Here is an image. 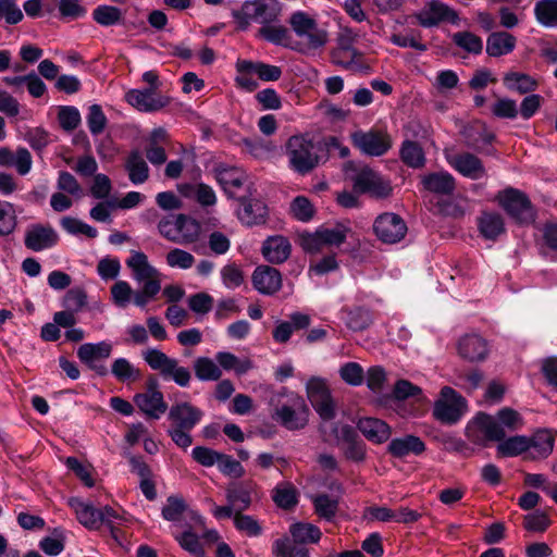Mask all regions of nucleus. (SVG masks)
Segmentation results:
<instances>
[{
	"label": "nucleus",
	"mask_w": 557,
	"mask_h": 557,
	"mask_svg": "<svg viewBox=\"0 0 557 557\" xmlns=\"http://www.w3.org/2000/svg\"><path fill=\"white\" fill-rule=\"evenodd\" d=\"M357 428L368 441L374 444H382L392 435L391 426L377 418H361Z\"/></svg>",
	"instance_id": "25"
},
{
	"label": "nucleus",
	"mask_w": 557,
	"mask_h": 557,
	"mask_svg": "<svg viewBox=\"0 0 557 557\" xmlns=\"http://www.w3.org/2000/svg\"><path fill=\"white\" fill-rule=\"evenodd\" d=\"M215 359L224 370L234 371L238 375L247 373L253 367L249 359H239L234 354L227 351L218 352Z\"/></svg>",
	"instance_id": "39"
},
{
	"label": "nucleus",
	"mask_w": 557,
	"mask_h": 557,
	"mask_svg": "<svg viewBox=\"0 0 557 557\" xmlns=\"http://www.w3.org/2000/svg\"><path fill=\"white\" fill-rule=\"evenodd\" d=\"M125 99L132 107L143 112L159 111L170 102L166 96L154 91L153 88L131 89L126 92Z\"/></svg>",
	"instance_id": "15"
},
{
	"label": "nucleus",
	"mask_w": 557,
	"mask_h": 557,
	"mask_svg": "<svg viewBox=\"0 0 557 557\" xmlns=\"http://www.w3.org/2000/svg\"><path fill=\"white\" fill-rule=\"evenodd\" d=\"M418 23L423 27H433L444 21H454L457 15L448 5L440 1L429 2L416 15Z\"/></svg>",
	"instance_id": "20"
},
{
	"label": "nucleus",
	"mask_w": 557,
	"mask_h": 557,
	"mask_svg": "<svg viewBox=\"0 0 557 557\" xmlns=\"http://www.w3.org/2000/svg\"><path fill=\"white\" fill-rule=\"evenodd\" d=\"M253 287L263 295H273L282 286V276L278 270L269 265L258 267L252 274Z\"/></svg>",
	"instance_id": "22"
},
{
	"label": "nucleus",
	"mask_w": 557,
	"mask_h": 557,
	"mask_svg": "<svg viewBox=\"0 0 557 557\" xmlns=\"http://www.w3.org/2000/svg\"><path fill=\"white\" fill-rule=\"evenodd\" d=\"M422 184L426 190L440 195H450L455 189V178L448 172L424 175Z\"/></svg>",
	"instance_id": "31"
},
{
	"label": "nucleus",
	"mask_w": 557,
	"mask_h": 557,
	"mask_svg": "<svg viewBox=\"0 0 557 557\" xmlns=\"http://www.w3.org/2000/svg\"><path fill=\"white\" fill-rule=\"evenodd\" d=\"M111 351L112 344L109 342L86 343L78 347L77 357L90 370L104 376L108 374V369L102 361L110 357Z\"/></svg>",
	"instance_id": "12"
},
{
	"label": "nucleus",
	"mask_w": 557,
	"mask_h": 557,
	"mask_svg": "<svg viewBox=\"0 0 557 557\" xmlns=\"http://www.w3.org/2000/svg\"><path fill=\"white\" fill-rule=\"evenodd\" d=\"M536 22L546 28H557V0H539L534 5Z\"/></svg>",
	"instance_id": "36"
},
{
	"label": "nucleus",
	"mask_w": 557,
	"mask_h": 557,
	"mask_svg": "<svg viewBox=\"0 0 557 557\" xmlns=\"http://www.w3.org/2000/svg\"><path fill=\"white\" fill-rule=\"evenodd\" d=\"M495 441L498 442L496 445V456L499 458L515 457L527 453L529 444L528 436L524 435H515Z\"/></svg>",
	"instance_id": "35"
},
{
	"label": "nucleus",
	"mask_w": 557,
	"mask_h": 557,
	"mask_svg": "<svg viewBox=\"0 0 557 557\" xmlns=\"http://www.w3.org/2000/svg\"><path fill=\"white\" fill-rule=\"evenodd\" d=\"M86 122L92 135L101 134L107 126V117L99 104H92L88 109Z\"/></svg>",
	"instance_id": "57"
},
{
	"label": "nucleus",
	"mask_w": 557,
	"mask_h": 557,
	"mask_svg": "<svg viewBox=\"0 0 557 557\" xmlns=\"http://www.w3.org/2000/svg\"><path fill=\"white\" fill-rule=\"evenodd\" d=\"M203 412L190 403L183 401L173 405L169 411L172 426L193 430L201 420Z\"/></svg>",
	"instance_id": "19"
},
{
	"label": "nucleus",
	"mask_w": 557,
	"mask_h": 557,
	"mask_svg": "<svg viewBox=\"0 0 557 557\" xmlns=\"http://www.w3.org/2000/svg\"><path fill=\"white\" fill-rule=\"evenodd\" d=\"M161 375L165 380H172L177 385L186 387L189 385L191 373L188 368L180 366V362L172 358Z\"/></svg>",
	"instance_id": "49"
},
{
	"label": "nucleus",
	"mask_w": 557,
	"mask_h": 557,
	"mask_svg": "<svg viewBox=\"0 0 557 557\" xmlns=\"http://www.w3.org/2000/svg\"><path fill=\"white\" fill-rule=\"evenodd\" d=\"M221 277L224 286L230 289L237 288L244 281L242 270L234 263H228L222 268Z\"/></svg>",
	"instance_id": "64"
},
{
	"label": "nucleus",
	"mask_w": 557,
	"mask_h": 557,
	"mask_svg": "<svg viewBox=\"0 0 557 557\" xmlns=\"http://www.w3.org/2000/svg\"><path fill=\"white\" fill-rule=\"evenodd\" d=\"M505 85L519 94H528L536 89L537 82L531 76L522 73L511 72L504 77Z\"/></svg>",
	"instance_id": "42"
},
{
	"label": "nucleus",
	"mask_w": 557,
	"mask_h": 557,
	"mask_svg": "<svg viewBox=\"0 0 557 557\" xmlns=\"http://www.w3.org/2000/svg\"><path fill=\"white\" fill-rule=\"evenodd\" d=\"M400 158L404 163L411 168H421L425 163V157L421 146L411 140L403 143Z\"/></svg>",
	"instance_id": "44"
},
{
	"label": "nucleus",
	"mask_w": 557,
	"mask_h": 557,
	"mask_svg": "<svg viewBox=\"0 0 557 557\" xmlns=\"http://www.w3.org/2000/svg\"><path fill=\"white\" fill-rule=\"evenodd\" d=\"M350 139L352 145L359 149L361 153L371 157H381L392 147L389 134L382 129H358L351 133Z\"/></svg>",
	"instance_id": "8"
},
{
	"label": "nucleus",
	"mask_w": 557,
	"mask_h": 557,
	"mask_svg": "<svg viewBox=\"0 0 557 557\" xmlns=\"http://www.w3.org/2000/svg\"><path fill=\"white\" fill-rule=\"evenodd\" d=\"M270 405L272 418L285 429L294 431L307 425L309 409L300 395L282 388L272 395Z\"/></svg>",
	"instance_id": "3"
},
{
	"label": "nucleus",
	"mask_w": 557,
	"mask_h": 557,
	"mask_svg": "<svg viewBox=\"0 0 557 557\" xmlns=\"http://www.w3.org/2000/svg\"><path fill=\"white\" fill-rule=\"evenodd\" d=\"M125 170L134 185L144 184L149 177V166L138 151L128 154L125 161Z\"/></svg>",
	"instance_id": "33"
},
{
	"label": "nucleus",
	"mask_w": 557,
	"mask_h": 557,
	"mask_svg": "<svg viewBox=\"0 0 557 557\" xmlns=\"http://www.w3.org/2000/svg\"><path fill=\"white\" fill-rule=\"evenodd\" d=\"M466 437L470 444L484 448L487 444V414L479 412L466 426Z\"/></svg>",
	"instance_id": "29"
},
{
	"label": "nucleus",
	"mask_w": 557,
	"mask_h": 557,
	"mask_svg": "<svg viewBox=\"0 0 557 557\" xmlns=\"http://www.w3.org/2000/svg\"><path fill=\"white\" fill-rule=\"evenodd\" d=\"M59 243V234L50 224H32L25 231L24 245L33 251L53 248Z\"/></svg>",
	"instance_id": "13"
},
{
	"label": "nucleus",
	"mask_w": 557,
	"mask_h": 557,
	"mask_svg": "<svg viewBox=\"0 0 557 557\" xmlns=\"http://www.w3.org/2000/svg\"><path fill=\"white\" fill-rule=\"evenodd\" d=\"M180 244L186 245L196 242L201 232V225L195 219L178 214Z\"/></svg>",
	"instance_id": "43"
},
{
	"label": "nucleus",
	"mask_w": 557,
	"mask_h": 557,
	"mask_svg": "<svg viewBox=\"0 0 557 557\" xmlns=\"http://www.w3.org/2000/svg\"><path fill=\"white\" fill-rule=\"evenodd\" d=\"M523 424V418L517 410L503 407L490 414V441L503 440L508 433L520 430Z\"/></svg>",
	"instance_id": "10"
},
{
	"label": "nucleus",
	"mask_w": 557,
	"mask_h": 557,
	"mask_svg": "<svg viewBox=\"0 0 557 557\" xmlns=\"http://www.w3.org/2000/svg\"><path fill=\"white\" fill-rule=\"evenodd\" d=\"M134 403L149 419L158 420L168 410L163 394L157 388L156 383H150L145 392L137 393Z\"/></svg>",
	"instance_id": "14"
},
{
	"label": "nucleus",
	"mask_w": 557,
	"mask_h": 557,
	"mask_svg": "<svg viewBox=\"0 0 557 557\" xmlns=\"http://www.w3.org/2000/svg\"><path fill=\"white\" fill-rule=\"evenodd\" d=\"M178 190L185 197L195 198L202 207L214 206L216 202L214 190L203 183L183 184L178 186Z\"/></svg>",
	"instance_id": "32"
},
{
	"label": "nucleus",
	"mask_w": 557,
	"mask_h": 557,
	"mask_svg": "<svg viewBox=\"0 0 557 557\" xmlns=\"http://www.w3.org/2000/svg\"><path fill=\"white\" fill-rule=\"evenodd\" d=\"M181 547L196 557H205V549L199 541V537L190 532L185 531L181 535L175 536Z\"/></svg>",
	"instance_id": "60"
},
{
	"label": "nucleus",
	"mask_w": 557,
	"mask_h": 557,
	"mask_svg": "<svg viewBox=\"0 0 557 557\" xmlns=\"http://www.w3.org/2000/svg\"><path fill=\"white\" fill-rule=\"evenodd\" d=\"M234 524L238 531L245 533L248 536H258L262 531L256 519H253L251 516L242 515L240 512H235Z\"/></svg>",
	"instance_id": "61"
},
{
	"label": "nucleus",
	"mask_w": 557,
	"mask_h": 557,
	"mask_svg": "<svg viewBox=\"0 0 557 557\" xmlns=\"http://www.w3.org/2000/svg\"><path fill=\"white\" fill-rule=\"evenodd\" d=\"M186 510L187 505L185 500L181 496L172 495L166 498L162 508V517L168 521L176 522L183 518Z\"/></svg>",
	"instance_id": "52"
},
{
	"label": "nucleus",
	"mask_w": 557,
	"mask_h": 557,
	"mask_svg": "<svg viewBox=\"0 0 557 557\" xmlns=\"http://www.w3.org/2000/svg\"><path fill=\"white\" fill-rule=\"evenodd\" d=\"M57 188L78 200L84 196V190L76 177L66 171H60L57 180Z\"/></svg>",
	"instance_id": "50"
},
{
	"label": "nucleus",
	"mask_w": 557,
	"mask_h": 557,
	"mask_svg": "<svg viewBox=\"0 0 557 557\" xmlns=\"http://www.w3.org/2000/svg\"><path fill=\"white\" fill-rule=\"evenodd\" d=\"M292 245L289 240L281 235L267 238L262 245V255L271 263H282L290 255Z\"/></svg>",
	"instance_id": "27"
},
{
	"label": "nucleus",
	"mask_w": 557,
	"mask_h": 557,
	"mask_svg": "<svg viewBox=\"0 0 557 557\" xmlns=\"http://www.w3.org/2000/svg\"><path fill=\"white\" fill-rule=\"evenodd\" d=\"M0 166L13 168L17 174L25 176L32 170L33 157L24 147H18L14 151L2 147L0 148Z\"/></svg>",
	"instance_id": "21"
},
{
	"label": "nucleus",
	"mask_w": 557,
	"mask_h": 557,
	"mask_svg": "<svg viewBox=\"0 0 557 557\" xmlns=\"http://www.w3.org/2000/svg\"><path fill=\"white\" fill-rule=\"evenodd\" d=\"M111 372L120 382L139 380L141 373L126 358H117L113 361Z\"/></svg>",
	"instance_id": "47"
},
{
	"label": "nucleus",
	"mask_w": 557,
	"mask_h": 557,
	"mask_svg": "<svg viewBox=\"0 0 557 557\" xmlns=\"http://www.w3.org/2000/svg\"><path fill=\"white\" fill-rule=\"evenodd\" d=\"M527 458L542 459L548 457L555 444L553 434L547 430H539L532 436H528Z\"/></svg>",
	"instance_id": "26"
},
{
	"label": "nucleus",
	"mask_w": 557,
	"mask_h": 557,
	"mask_svg": "<svg viewBox=\"0 0 557 557\" xmlns=\"http://www.w3.org/2000/svg\"><path fill=\"white\" fill-rule=\"evenodd\" d=\"M332 62L345 70L358 72L362 65V53L357 49L345 50L335 47L331 52Z\"/></svg>",
	"instance_id": "34"
},
{
	"label": "nucleus",
	"mask_w": 557,
	"mask_h": 557,
	"mask_svg": "<svg viewBox=\"0 0 557 557\" xmlns=\"http://www.w3.org/2000/svg\"><path fill=\"white\" fill-rule=\"evenodd\" d=\"M283 8L280 0H245L239 9L232 11V16L239 30L258 24L261 38L276 46H288L289 32L281 22Z\"/></svg>",
	"instance_id": "1"
},
{
	"label": "nucleus",
	"mask_w": 557,
	"mask_h": 557,
	"mask_svg": "<svg viewBox=\"0 0 557 557\" xmlns=\"http://www.w3.org/2000/svg\"><path fill=\"white\" fill-rule=\"evenodd\" d=\"M453 41L470 53H480L483 48L482 39L470 32H458L454 34Z\"/></svg>",
	"instance_id": "55"
},
{
	"label": "nucleus",
	"mask_w": 557,
	"mask_h": 557,
	"mask_svg": "<svg viewBox=\"0 0 557 557\" xmlns=\"http://www.w3.org/2000/svg\"><path fill=\"white\" fill-rule=\"evenodd\" d=\"M290 212L298 221L308 222L312 219L314 209L308 198L298 196L290 203Z\"/></svg>",
	"instance_id": "58"
},
{
	"label": "nucleus",
	"mask_w": 557,
	"mask_h": 557,
	"mask_svg": "<svg viewBox=\"0 0 557 557\" xmlns=\"http://www.w3.org/2000/svg\"><path fill=\"white\" fill-rule=\"evenodd\" d=\"M60 224L71 235H84L88 238H95L98 235V231L94 226L76 218L63 216Z\"/></svg>",
	"instance_id": "51"
},
{
	"label": "nucleus",
	"mask_w": 557,
	"mask_h": 557,
	"mask_svg": "<svg viewBox=\"0 0 557 557\" xmlns=\"http://www.w3.org/2000/svg\"><path fill=\"white\" fill-rule=\"evenodd\" d=\"M341 379L352 386H359L364 380V373L361 366L357 362H347L339 369Z\"/></svg>",
	"instance_id": "59"
},
{
	"label": "nucleus",
	"mask_w": 557,
	"mask_h": 557,
	"mask_svg": "<svg viewBox=\"0 0 557 557\" xmlns=\"http://www.w3.org/2000/svg\"><path fill=\"white\" fill-rule=\"evenodd\" d=\"M273 554L276 557H309L307 548L293 545L287 537L278 539L273 543Z\"/></svg>",
	"instance_id": "54"
},
{
	"label": "nucleus",
	"mask_w": 557,
	"mask_h": 557,
	"mask_svg": "<svg viewBox=\"0 0 557 557\" xmlns=\"http://www.w3.org/2000/svg\"><path fill=\"white\" fill-rule=\"evenodd\" d=\"M445 158L448 164L465 177L478 180L484 175L483 162L469 152L458 153L453 150H445Z\"/></svg>",
	"instance_id": "16"
},
{
	"label": "nucleus",
	"mask_w": 557,
	"mask_h": 557,
	"mask_svg": "<svg viewBox=\"0 0 557 557\" xmlns=\"http://www.w3.org/2000/svg\"><path fill=\"white\" fill-rule=\"evenodd\" d=\"M16 227V216L10 202L0 203V235H9Z\"/></svg>",
	"instance_id": "62"
},
{
	"label": "nucleus",
	"mask_w": 557,
	"mask_h": 557,
	"mask_svg": "<svg viewBox=\"0 0 557 557\" xmlns=\"http://www.w3.org/2000/svg\"><path fill=\"white\" fill-rule=\"evenodd\" d=\"M216 180L226 193H233L246 181V173L237 168H223L216 173Z\"/></svg>",
	"instance_id": "38"
},
{
	"label": "nucleus",
	"mask_w": 557,
	"mask_h": 557,
	"mask_svg": "<svg viewBox=\"0 0 557 557\" xmlns=\"http://www.w3.org/2000/svg\"><path fill=\"white\" fill-rule=\"evenodd\" d=\"M517 39L507 32H493L490 34V57H502L513 51Z\"/></svg>",
	"instance_id": "37"
},
{
	"label": "nucleus",
	"mask_w": 557,
	"mask_h": 557,
	"mask_svg": "<svg viewBox=\"0 0 557 557\" xmlns=\"http://www.w3.org/2000/svg\"><path fill=\"white\" fill-rule=\"evenodd\" d=\"M354 189L357 193H369L374 196H387L389 186L382 177L368 166L361 168L352 177Z\"/></svg>",
	"instance_id": "18"
},
{
	"label": "nucleus",
	"mask_w": 557,
	"mask_h": 557,
	"mask_svg": "<svg viewBox=\"0 0 557 557\" xmlns=\"http://www.w3.org/2000/svg\"><path fill=\"white\" fill-rule=\"evenodd\" d=\"M459 355L471 362L483 360L487 354L485 338L476 333L462 336L458 343Z\"/></svg>",
	"instance_id": "24"
},
{
	"label": "nucleus",
	"mask_w": 557,
	"mask_h": 557,
	"mask_svg": "<svg viewBox=\"0 0 557 557\" xmlns=\"http://www.w3.org/2000/svg\"><path fill=\"white\" fill-rule=\"evenodd\" d=\"M467 411V400L449 386L441 389L440 397L433 407L434 418L448 425L458 423Z\"/></svg>",
	"instance_id": "6"
},
{
	"label": "nucleus",
	"mask_w": 557,
	"mask_h": 557,
	"mask_svg": "<svg viewBox=\"0 0 557 557\" xmlns=\"http://www.w3.org/2000/svg\"><path fill=\"white\" fill-rule=\"evenodd\" d=\"M144 360L148 366L160 374L168 367L172 358L156 348H149L143 352Z\"/></svg>",
	"instance_id": "63"
},
{
	"label": "nucleus",
	"mask_w": 557,
	"mask_h": 557,
	"mask_svg": "<svg viewBox=\"0 0 557 557\" xmlns=\"http://www.w3.org/2000/svg\"><path fill=\"white\" fill-rule=\"evenodd\" d=\"M424 443L414 435L394 438L388 445V451L395 457H405L410 454L419 455L424 451Z\"/></svg>",
	"instance_id": "30"
},
{
	"label": "nucleus",
	"mask_w": 557,
	"mask_h": 557,
	"mask_svg": "<svg viewBox=\"0 0 557 557\" xmlns=\"http://www.w3.org/2000/svg\"><path fill=\"white\" fill-rule=\"evenodd\" d=\"M257 495L256 485L252 482L234 483L226 488V500L233 505L236 512H242L249 508Z\"/></svg>",
	"instance_id": "23"
},
{
	"label": "nucleus",
	"mask_w": 557,
	"mask_h": 557,
	"mask_svg": "<svg viewBox=\"0 0 557 557\" xmlns=\"http://www.w3.org/2000/svg\"><path fill=\"white\" fill-rule=\"evenodd\" d=\"M307 397L323 420L335 418V403L332 398L326 380L320 376H312L306 383Z\"/></svg>",
	"instance_id": "7"
},
{
	"label": "nucleus",
	"mask_w": 557,
	"mask_h": 557,
	"mask_svg": "<svg viewBox=\"0 0 557 557\" xmlns=\"http://www.w3.org/2000/svg\"><path fill=\"white\" fill-rule=\"evenodd\" d=\"M342 319L346 325L352 331H362L371 323V317L368 310L363 308H355L343 311Z\"/></svg>",
	"instance_id": "48"
},
{
	"label": "nucleus",
	"mask_w": 557,
	"mask_h": 557,
	"mask_svg": "<svg viewBox=\"0 0 557 557\" xmlns=\"http://www.w3.org/2000/svg\"><path fill=\"white\" fill-rule=\"evenodd\" d=\"M237 216L242 223L251 226L263 223L267 216L265 205L258 199H242L237 210Z\"/></svg>",
	"instance_id": "28"
},
{
	"label": "nucleus",
	"mask_w": 557,
	"mask_h": 557,
	"mask_svg": "<svg viewBox=\"0 0 557 557\" xmlns=\"http://www.w3.org/2000/svg\"><path fill=\"white\" fill-rule=\"evenodd\" d=\"M196 376L200 381H216L221 377L220 367L210 358L199 357L194 363Z\"/></svg>",
	"instance_id": "45"
},
{
	"label": "nucleus",
	"mask_w": 557,
	"mask_h": 557,
	"mask_svg": "<svg viewBox=\"0 0 557 557\" xmlns=\"http://www.w3.org/2000/svg\"><path fill=\"white\" fill-rule=\"evenodd\" d=\"M67 505L75 512L76 519L88 530H98L101 525L110 528L113 537L117 539V528L131 521V518L122 510L110 506L96 508L91 503L78 497H72Z\"/></svg>",
	"instance_id": "2"
},
{
	"label": "nucleus",
	"mask_w": 557,
	"mask_h": 557,
	"mask_svg": "<svg viewBox=\"0 0 557 557\" xmlns=\"http://www.w3.org/2000/svg\"><path fill=\"white\" fill-rule=\"evenodd\" d=\"M288 166L300 175L314 170L320 162L319 149L309 134L290 136L285 144Z\"/></svg>",
	"instance_id": "5"
},
{
	"label": "nucleus",
	"mask_w": 557,
	"mask_h": 557,
	"mask_svg": "<svg viewBox=\"0 0 557 557\" xmlns=\"http://www.w3.org/2000/svg\"><path fill=\"white\" fill-rule=\"evenodd\" d=\"M500 206L520 224H531L535 211L528 197L519 190L507 189L498 195Z\"/></svg>",
	"instance_id": "9"
},
{
	"label": "nucleus",
	"mask_w": 557,
	"mask_h": 557,
	"mask_svg": "<svg viewBox=\"0 0 557 557\" xmlns=\"http://www.w3.org/2000/svg\"><path fill=\"white\" fill-rule=\"evenodd\" d=\"M165 261L170 268L187 270L194 265L195 258L188 251L174 248L166 253Z\"/></svg>",
	"instance_id": "56"
},
{
	"label": "nucleus",
	"mask_w": 557,
	"mask_h": 557,
	"mask_svg": "<svg viewBox=\"0 0 557 557\" xmlns=\"http://www.w3.org/2000/svg\"><path fill=\"white\" fill-rule=\"evenodd\" d=\"M289 533L296 543H317L321 537V531L311 523L297 522L289 528Z\"/></svg>",
	"instance_id": "41"
},
{
	"label": "nucleus",
	"mask_w": 557,
	"mask_h": 557,
	"mask_svg": "<svg viewBox=\"0 0 557 557\" xmlns=\"http://www.w3.org/2000/svg\"><path fill=\"white\" fill-rule=\"evenodd\" d=\"M112 302L119 308H125L132 301L134 290L126 281L119 280L110 288Z\"/></svg>",
	"instance_id": "53"
},
{
	"label": "nucleus",
	"mask_w": 557,
	"mask_h": 557,
	"mask_svg": "<svg viewBox=\"0 0 557 557\" xmlns=\"http://www.w3.org/2000/svg\"><path fill=\"white\" fill-rule=\"evenodd\" d=\"M289 25L297 38L290 48L302 54H312L329 41L326 29L320 27L317 20L307 12H294L289 17Z\"/></svg>",
	"instance_id": "4"
},
{
	"label": "nucleus",
	"mask_w": 557,
	"mask_h": 557,
	"mask_svg": "<svg viewBox=\"0 0 557 557\" xmlns=\"http://www.w3.org/2000/svg\"><path fill=\"white\" fill-rule=\"evenodd\" d=\"M342 434L347 442L345 455L354 461H361L366 457V446L362 441L357 440V435L352 428L345 425L342 428Z\"/></svg>",
	"instance_id": "40"
},
{
	"label": "nucleus",
	"mask_w": 557,
	"mask_h": 557,
	"mask_svg": "<svg viewBox=\"0 0 557 557\" xmlns=\"http://www.w3.org/2000/svg\"><path fill=\"white\" fill-rule=\"evenodd\" d=\"M92 18L101 26H113L120 24L122 21V11L113 5H98L92 11Z\"/></svg>",
	"instance_id": "46"
},
{
	"label": "nucleus",
	"mask_w": 557,
	"mask_h": 557,
	"mask_svg": "<svg viewBox=\"0 0 557 557\" xmlns=\"http://www.w3.org/2000/svg\"><path fill=\"white\" fill-rule=\"evenodd\" d=\"M373 231L381 242L396 244L407 234V225L398 214L385 212L375 219Z\"/></svg>",
	"instance_id": "11"
},
{
	"label": "nucleus",
	"mask_w": 557,
	"mask_h": 557,
	"mask_svg": "<svg viewBox=\"0 0 557 557\" xmlns=\"http://www.w3.org/2000/svg\"><path fill=\"white\" fill-rule=\"evenodd\" d=\"M133 278L138 283L157 282L161 284L162 274L149 262L148 257L138 250H131L125 261Z\"/></svg>",
	"instance_id": "17"
}]
</instances>
